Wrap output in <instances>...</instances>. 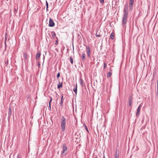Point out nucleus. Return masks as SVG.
<instances>
[{"label": "nucleus", "mask_w": 158, "mask_h": 158, "mask_svg": "<svg viewBox=\"0 0 158 158\" xmlns=\"http://www.w3.org/2000/svg\"><path fill=\"white\" fill-rule=\"evenodd\" d=\"M128 6H125L124 9L123 15V24L125 25L127 23V19L128 15Z\"/></svg>", "instance_id": "1"}, {"label": "nucleus", "mask_w": 158, "mask_h": 158, "mask_svg": "<svg viewBox=\"0 0 158 158\" xmlns=\"http://www.w3.org/2000/svg\"><path fill=\"white\" fill-rule=\"evenodd\" d=\"M65 119L64 117L63 116L61 119V128L62 131H64L65 130Z\"/></svg>", "instance_id": "2"}, {"label": "nucleus", "mask_w": 158, "mask_h": 158, "mask_svg": "<svg viewBox=\"0 0 158 158\" xmlns=\"http://www.w3.org/2000/svg\"><path fill=\"white\" fill-rule=\"evenodd\" d=\"M86 52L88 57L89 58H90L91 57V51L90 50V48L89 46H86Z\"/></svg>", "instance_id": "3"}, {"label": "nucleus", "mask_w": 158, "mask_h": 158, "mask_svg": "<svg viewBox=\"0 0 158 158\" xmlns=\"http://www.w3.org/2000/svg\"><path fill=\"white\" fill-rule=\"evenodd\" d=\"M11 58V57L10 56H9L8 55H7V56H6L5 59V64L6 65V66H5V69H7L8 68L7 67V64H8V60L9 59H10Z\"/></svg>", "instance_id": "4"}, {"label": "nucleus", "mask_w": 158, "mask_h": 158, "mask_svg": "<svg viewBox=\"0 0 158 158\" xmlns=\"http://www.w3.org/2000/svg\"><path fill=\"white\" fill-rule=\"evenodd\" d=\"M55 25V23L52 19L50 18L49 20L48 26L50 27H53Z\"/></svg>", "instance_id": "5"}, {"label": "nucleus", "mask_w": 158, "mask_h": 158, "mask_svg": "<svg viewBox=\"0 0 158 158\" xmlns=\"http://www.w3.org/2000/svg\"><path fill=\"white\" fill-rule=\"evenodd\" d=\"M141 107H142V105L141 104H140L139 106L137 109V112L136 114V115L137 117H138L139 115L140 112V109Z\"/></svg>", "instance_id": "6"}, {"label": "nucleus", "mask_w": 158, "mask_h": 158, "mask_svg": "<svg viewBox=\"0 0 158 158\" xmlns=\"http://www.w3.org/2000/svg\"><path fill=\"white\" fill-rule=\"evenodd\" d=\"M134 1H129V8L131 10L133 8Z\"/></svg>", "instance_id": "7"}, {"label": "nucleus", "mask_w": 158, "mask_h": 158, "mask_svg": "<svg viewBox=\"0 0 158 158\" xmlns=\"http://www.w3.org/2000/svg\"><path fill=\"white\" fill-rule=\"evenodd\" d=\"M63 150L62 152V154L64 153L67 150V147L65 144H63Z\"/></svg>", "instance_id": "8"}, {"label": "nucleus", "mask_w": 158, "mask_h": 158, "mask_svg": "<svg viewBox=\"0 0 158 158\" xmlns=\"http://www.w3.org/2000/svg\"><path fill=\"white\" fill-rule=\"evenodd\" d=\"M41 55V53L40 52H38L35 56V59L36 60H38L40 57Z\"/></svg>", "instance_id": "9"}, {"label": "nucleus", "mask_w": 158, "mask_h": 158, "mask_svg": "<svg viewBox=\"0 0 158 158\" xmlns=\"http://www.w3.org/2000/svg\"><path fill=\"white\" fill-rule=\"evenodd\" d=\"M132 99L133 98L131 96L129 98V106H130L132 102Z\"/></svg>", "instance_id": "10"}, {"label": "nucleus", "mask_w": 158, "mask_h": 158, "mask_svg": "<svg viewBox=\"0 0 158 158\" xmlns=\"http://www.w3.org/2000/svg\"><path fill=\"white\" fill-rule=\"evenodd\" d=\"M118 151L116 150L114 158H119Z\"/></svg>", "instance_id": "11"}, {"label": "nucleus", "mask_w": 158, "mask_h": 158, "mask_svg": "<svg viewBox=\"0 0 158 158\" xmlns=\"http://www.w3.org/2000/svg\"><path fill=\"white\" fill-rule=\"evenodd\" d=\"M112 72L111 70H110V71L108 72V74L107 75V77H110L112 75Z\"/></svg>", "instance_id": "12"}, {"label": "nucleus", "mask_w": 158, "mask_h": 158, "mask_svg": "<svg viewBox=\"0 0 158 158\" xmlns=\"http://www.w3.org/2000/svg\"><path fill=\"white\" fill-rule=\"evenodd\" d=\"M114 33L112 32L110 35V38L111 39H113L114 38Z\"/></svg>", "instance_id": "13"}, {"label": "nucleus", "mask_w": 158, "mask_h": 158, "mask_svg": "<svg viewBox=\"0 0 158 158\" xmlns=\"http://www.w3.org/2000/svg\"><path fill=\"white\" fill-rule=\"evenodd\" d=\"M62 82L60 83L59 82V83L57 85V88L58 89H59L61 87H62Z\"/></svg>", "instance_id": "14"}, {"label": "nucleus", "mask_w": 158, "mask_h": 158, "mask_svg": "<svg viewBox=\"0 0 158 158\" xmlns=\"http://www.w3.org/2000/svg\"><path fill=\"white\" fill-rule=\"evenodd\" d=\"M63 96H62L61 98V102L60 103V105L62 106L63 105Z\"/></svg>", "instance_id": "15"}, {"label": "nucleus", "mask_w": 158, "mask_h": 158, "mask_svg": "<svg viewBox=\"0 0 158 158\" xmlns=\"http://www.w3.org/2000/svg\"><path fill=\"white\" fill-rule=\"evenodd\" d=\"M7 37H8L7 34V33H5V44H6V41L7 39Z\"/></svg>", "instance_id": "16"}, {"label": "nucleus", "mask_w": 158, "mask_h": 158, "mask_svg": "<svg viewBox=\"0 0 158 158\" xmlns=\"http://www.w3.org/2000/svg\"><path fill=\"white\" fill-rule=\"evenodd\" d=\"M85 53H83L82 54V59L83 60H85Z\"/></svg>", "instance_id": "17"}, {"label": "nucleus", "mask_w": 158, "mask_h": 158, "mask_svg": "<svg viewBox=\"0 0 158 158\" xmlns=\"http://www.w3.org/2000/svg\"><path fill=\"white\" fill-rule=\"evenodd\" d=\"M52 38H54L56 36V34L55 33V32H53V31L52 32Z\"/></svg>", "instance_id": "18"}, {"label": "nucleus", "mask_w": 158, "mask_h": 158, "mask_svg": "<svg viewBox=\"0 0 158 158\" xmlns=\"http://www.w3.org/2000/svg\"><path fill=\"white\" fill-rule=\"evenodd\" d=\"M69 60H70V63L72 64H73V59L71 56H70L69 57Z\"/></svg>", "instance_id": "19"}, {"label": "nucleus", "mask_w": 158, "mask_h": 158, "mask_svg": "<svg viewBox=\"0 0 158 158\" xmlns=\"http://www.w3.org/2000/svg\"><path fill=\"white\" fill-rule=\"evenodd\" d=\"M79 82H80L81 84L83 86V80H82V79L81 78H80Z\"/></svg>", "instance_id": "20"}, {"label": "nucleus", "mask_w": 158, "mask_h": 158, "mask_svg": "<svg viewBox=\"0 0 158 158\" xmlns=\"http://www.w3.org/2000/svg\"><path fill=\"white\" fill-rule=\"evenodd\" d=\"M73 91H74V92L76 94L77 93V84L76 85V88L73 89Z\"/></svg>", "instance_id": "21"}, {"label": "nucleus", "mask_w": 158, "mask_h": 158, "mask_svg": "<svg viewBox=\"0 0 158 158\" xmlns=\"http://www.w3.org/2000/svg\"><path fill=\"white\" fill-rule=\"evenodd\" d=\"M11 113V108L10 107H9V109L8 114L10 115H10Z\"/></svg>", "instance_id": "22"}, {"label": "nucleus", "mask_w": 158, "mask_h": 158, "mask_svg": "<svg viewBox=\"0 0 158 158\" xmlns=\"http://www.w3.org/2000/svg\"><path fill=\"white\" fill-rule=\"evenodd\" d=\"M96 36L97 37H100L101 35H100L99 32H97L96 34Z\"/></svg>", "instance_id": "23"}, {"label": "nucleus", "mask_w": 158, "mask_h": 158, "mask_svg": "<svg viewBox=\"0 0 158 158\" xmlns=\"http://www.w3.org/2000/svg\"><path fill=\"white\" fill-rule=\"evenodd\" d=\"M24 57L26 59L27 58V55L26 53H25L24 54Z\"/></svg>", "instance_id": "24"}, {"label": "nucleus", "mask_w": 158, "mask_h": 158, "mask_svg": "<svg viewBox=\"0 0 158 158\" xmlns=\"http://www.w3.org/2000/svg\"><path fill=\"white\" fill-rule=\"evenodd\" d=\"M46 10H48V2H47V1H46Z\"/></svg>", "instance_id": "25"}, {"label": "nucleus", "mask_w": 158, "mask_h": 158, "mask_svg": "<svg viewBox=\"0 0 158 158\" xmlns=\"http://www.w3.org/2000/svg\"><path fill=\"white\" fill-rule=\"evenodd\" d=\"M50 100L49 103V106L50 108H51L50 103H51V102L52 100V98L51 97H50Z\"/></svg>", "instance_id": "26"}, {"label": "nucleus", "mask_w": 158, "mask_h": 158, "mask_svg": "<svg viewBox=\"0 0 158 158\" xmlns=\"http://www.w3.org/2000/svg\"><path fill=\"white\" fill-rule=\"evenodd\" d=\"M106 64L105 63H104V64L103 68L104 69H105L106 68Z\"/></svg>", "instance_id": "27"}, {"label": "nucleus", "mask_w": 158, "mask_h": 158, "mask_svg": "<svg viewBox=\"0 0 158 158\" xmlns=\"http://www.w3.org/2000/svg\"><path fill=\"white\" fill-rule=\"evenodd\" d=\"M100 2L101 3H103L104 2V0H100Z\"/></svg>", "instance_id": "28"}, {"label": "nucleus", "mask_w": 158, "mask_h": 158, "mask_svg": "<svg viewBox=\"0 0 158 158\" xmlns=\"http://www.w3.org/2000/svg\"><path fill=\"white\" fill-rule=\"evenodd\" d=\"M60 73H57V78H58L60 76Z\"/></svg>", "instance_id": "29"}, {"label": "nucleus", "mask_w": 158, "mask_h": 158, "mask_svg": "<svg viewBox=\"0 0 158 158\" xmlns=\"http://www.w3.org/2000/svg\"><path fill=\"white\" fill-rule=\"evenodd\" d=\"M85 129L86 130V131H87L89 132V131L88 129V128H87V127L86 126H85Z\"/></svg>", "instance_id": "30"}, {"label": "nucleus", "mask_w": 158, "mask_h": 158, "mask_svg": "<svg viewBox=\"0 0 158 158\" xmlns=\"http://www.w3.org/2000/svg\"><path fill=\"white\" fill-rule=\"evenodd\" d=\"M17 158H21L20 156L19 155H18L17 156Z\"/></svg>", "instance_id": "31"}, {"label": "nucleus", "mask_w": 158, "mask_h": 158, "mask_svg": "<svg viewBox=\"0 0 158 158\" xmlns=\"http://www.w3.org/2000/svg\"><path fill=\"white\" fill-rule=\"evenodd\" d=\"M40 65V64H39V63H38V67H39V66Z\"/></svg>", "instance_id": "32"}, {"label": "nucleus", "mask_w": 158, "mask_h": 158, "mask_svg": "<svg viewBox=\"0 0 158 158\" xmlns=\"http://www.w3.org/2000/svg\"><path fill=\"white\" fill-rule=\"evenodd\" d=\"M103 158H105V156H103Z\"/></svg>", "instance_id": "33"}, {"label": "nucleus", "mask_w": 158, "mask_h": 158, "mask_svg": "<svg viewBox=\"0 0 158 158\" xmlns=\"http://www.w3.org/2000/svg\"><path fill=\"white\" fill-rule=\"evenodd\" d=\"M57 42H58L57 41V40L56 41V43Z\"/></svg>", "instance_id": "34"}, {"label": "nucleus", "mask_w": 158, "mask_h": 158, "mask_svg": "<svg viewBox=\"0 0 158 158\" xmlns=\"http://www.w3.org/2000/svg\"><path fill=\"white\" fill-rule=\"evenodd\" d=\"M130 1H134V0H130Z\"/></svg>", "instance_id": "35"}, {"label": "nucleus", "mask_w": 158, "mask_h": 158, "mask_svg": "<svg viewBox=\"0 0 158 158\" xmlns=\"http://www.w3.org/2000/svg\"><path fill=\"white\" fill-rule=\"evenodd\" d=\"M95 158H97V157H96Z\"/></svg>", "instance_id": "36"}]
</instances>
